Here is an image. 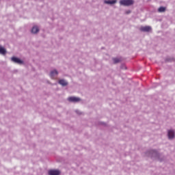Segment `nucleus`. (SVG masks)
Segmentation results:
<instances>
[{"label":"nucleus","mask_w":175,"mask_h":175,"mask_svg":"<svg viewBox=\"0 0 175 175\" xmlns=\"http://www.w3.org/2000/svg\"><path fill=\"white\" fill-rule=\"evenodd\" d=\"M131 12V10H127L126 11V14H130Z\"/></svg>","instance_id":"f3484780"},{"label":"nucleus","mask_w":175,"mask_h":175,"mask_svg":"<svg viewBox=\"0 0 175 175\" xmlns=\"http://www.w3.org/2000/svg\"><path fill=\"white\" fill-rule=\"evenodd\" d=\"M58 74H59L58 71L56 69H55L51 71L50 77L52 79L54 80L55 79V77H57Z\"/></svg>","instance_id":"0eeeda50"},{"label":"nucleus","mask_w":175,"mask_h":175,"mask_svg":"<svg viewBox=\"0 0 175 175\" xmlns=\"http://www.w3.org/2000/svg\"><path fill=\"white\" fill-rule=\"evenodd\" d=\"M146 154L151 158H154L155 159H159L160 154L157 150H148L146 151Z\"/></svg>","instance_id":"f257e3e1"},{"label":"nucleus","mask_w":175,"mask_h":175,"mask_svg":"<svg viewBox=\"0 0 175 175\" xmlns=\"http://www.w3.org/2000/svg\"><path fill=\"white\" fill-rule=\"evenodd\" d=\"M141 32H152V29L150 26H142L139 27Z\"/></svg>","instance_id":"7ed1b4c3"},{"label":"nucleus","mask_w":175,"mask_h":175,"mask_svg":"<svg viewBox=\"0 0 175 175\" xmlns=\"http://www.w3.org/2000/svg\"><path fill=\"white\" fill-rule=\"evenodd\" d=\"M12 62L18 64V65H23L24 64V62L23 60H21L20 58L16 57H12L11 59Z\"/></svg>","instance_id":"20e7f679"},{"label":"nucleus","mask_w":175,"mask_h":175,"mask_svg":"<svg viewBox=\"0 0 175 175\" xmlns=\"http://www.w3.org/2000/svg\"><path fill=\"white\" fill-rule=\"evenodd\" d=\"M112 61H113V64H117L122 62V58H112Z\"/></svg>","instance_id":"f8f14e48"},{"label":"nucleus","mask_w":175,"mask_h":175,"mask_svg":"<svg viewBox=\"0 0 175 175\" xmlns=\"http://www.w3.org/2000/svg\"><path fill=\"white\" fill-rule=\"evenodd\" d=\"M59 84L63 87H66L68 85V82H67L65 79L59 80Z\"/></svg>","instance_id":"9d476101"},{"label":"nucleus","mask_w":175,"mask_h":175,"mask_svg":"<svg viewBox=\"0 0 175 175\" xmlns=\"http://www.w3.org/2000/svg\"><path fill=\"white\" fill-rule=\"evenodd\" d=\"M166 8L165 7H160L158 8L159 13H164L165 12Z\"/></svg>","instance_id":"ddd939ff"},{"label":"nucleus","mask_w":175,"mask_h":175,"mask_svg":"<svg viewBox=\"0 0 175 175\" xmlns=\"http://www.w3.org/2000/svg\"><path fill=\"white\" fill-rule=\"evenodd\" d=\"M31 32L33 35H36L37 33H38V32H40V28L37 25H35L31 29Z\"/></svg>","instance_id":"1a4fd4ad"},{"label":"nucleus","mask_w":175,"mask_h":175,"mask_svg":"<svg viewBox=\"0 0 175 175\" xmlns=\"http://www.w3.org/2000/svg\"><path fill=\"white\" fill-rule=\"evenodd\" d=\"M167 137H168V139L170 140H172L175 138L174 130L170 129L167 131Z\"/></svg>","instance_id":"39448f33"},{"label":"nucleus","mask_w":175,"mask_h":175,"mask_svg":"<svg viewBox=\"0 0 175 175\" xmlns=\"http://www.w3.org/2000/svg\"><path fill=\"white\" fill-rule=\"evenodd\" d=\"M100 125H103V126H106V123H105V122H100Z\"/></svg>","instance_id":"dca6fc26"},{"label":"nucleus","mask_w":175,"mask_h":175,"mask_svg":"<svg viewBox=\"0 0 175 175\" xmlns=\"http://www.w3.org/2000/svg\"><path fill=\"white\" fill-rule=\"evenodd\" d=\"M61 172L58 170H50L49 171V175H60Z\"/></svg>","instance_id":"6e6552de"},{"label":"nucleus","mask_w":175,"mask_h":175,"mask_svg":"<svg viewBox=\"0 0 175 175\" xmlns=\"http://www.w3.org/2000/svg\"><path fill=\"white\" fill-rule=\"evenodd\" d=\"M171 61H172V59H170V58H166V59H165V62H171Z\"/></svg>","instance_id":"2eb2a0df"},{"label":"nucleus","mask_w":175,"mask_h":175,"mask_svg":"<svg viewBox=\"0 0 175 175\" xmlns=\"http://www.w3.org/2000/svg\"><path fill=\"white\" fill-rule=\"evenodd\" d=\"M68 101L70 103H77L81 101V98L79 97L71 96L68 98Z\"/></svg>","instance_id":"423d86ee"},{"label":"nucleus","mask_w":175,"mask_h":175,"mask_svg":"<svg viewBox=\"0 0 175 175\" xmlns=\"http://www.w3.org/2000/svg\"><path fill=\"white\" fill-rule=\"evenodd\" d=\"M116 0H112V1H105V3H108L109 5H113L114 3H116Z\"/></svg>","instance_id":"4468645a"},{"label":"nucleus","mask_w":175,"mask_h":175,"mask_svg":"<svg viewBox=\"0 0 175 175\" xmlns=\"http://www.w3.org/2000/svg\"><path fill=\"white\" fill-rule=\"evenodd\" d=\"M133 0H122L120 1V5H123V6H131V5H133Z\"/></svg>","instance_id":"f03ea898"},{"label":"nucleus","mask_w":175,"mask_h":175,"mask_svg":"<svg viewBox=\"0 0 175 175\" xmlns=\"http://www.w3.org/2000/svg\"><path fill=\"white\" fill-rule=\"evenodd\" d=\"M6 53H7L6 49L3 46L0 45V54L2 55H5Z\"/></svg>","instance_id":"9b49d317"}]
</instances>
